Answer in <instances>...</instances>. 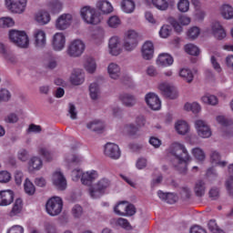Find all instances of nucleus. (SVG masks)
Instances as JSON below:
<instances>
[{
  "mask_svg": "<svg viewBox=\"0 0 233 233\" xmlns=\"http://www.w3.org/2000/svg\"><path fill=\"white\" fill-rule=\"evenodd\" d=\"M168 154L173 156L172 165L180 172V174L187 173V165L190 161V155L187 151L185 145L175 142L168 148Z\"/></svg>",
  "mask_w": 233,
  "mask_h": 233,
  "instance_id": "obj_1",
  "label": "nucleus"
},
{
  "mask_svg": "<svg viewBox=\"0 0 233 233\" xmlns=\"http://www.w3.org/2000/svg\"><path fill=\"white\" fill-rule=\"evenodd\" d=\"M112 185V181L108 179V177L100 178L94 187H89V196L93 199H97V198H101L105 192H106L107 188H110Z\"/></svg>",
  "mask_w": 233,
  "mask_h": 233,
  "instance_id": "obj_2",
  "label": "nucleus"
},
{
  "mask_svg": "<svg viewBox=\"0 0 233 233\" xmlns=\"http://www.w3.org/2000/svg\"><path fill=\"white\" fill-rule=\"evenodd\" d=\"M80 15L83 21L87 25H99L102 20L101 15L97 14L96 8L90 5L82 7L80 10Z\"/></svg>",
  "mask_w": 233,
  "mask_h": 233,
  "instance_id": "obj_3",
  "label": "nucleus"
},
{
  "mask_svg": "<svg viewBox=\"0 0 233 233\" xmlns=\"http://www.w3.org/2000/svg\"><path fill=\"white\" fill-rule=\"evenodd\" d=\"M9 39L11 43H14V45H16L20 48H28V45L30 44L28 35L25 31L10 30Z\"/></svg>",
  "mask_w": 233,
  "mask_h": 233,
  "instance_id": "obj_4",
  "label": "nucleus"
},
{
  "mask_svg": "<svg viewBox=\"0 0 233 233\" xmlns=\"http://www.w3.org/2000/svg\"><path fill=\"white\" fill-rule=\"evenodd\" d=\"M86 46L81 39L73 40L67 46L66 54L69 57H81L85 54Z\"/></svg>",
  "mask_w": 233,
  "mask_h": 233,
  "instance_id": "obj_5",
  "label": "nucleus"
},
{
  "mask_svg": "<svg viewBox=\"0 0 233 233\" xmlns=\"http://www.w3.org/2000/svg\"><path fill=\"white\" fill-rule=\"evenodd\" d=\"M46 210L49 216H59L63 211V199L59 197L49 198L46 204Z\"/></svg>",
  "mask_w": 233,
  "mask_h": 233,
  "instance_id": "obj_6",
  "label": "nucleus"
},
{
  "mask_svg": "<svg viewBox=\"0 0 233 233\" xmlns=\"http://www.w3.org/2000/svg\"><path fill=\"white\" fill-rule=\"evenodd\" d=\"M5 5L12 14H25L28 0H5Z\"/></svg>",
  "mask_w": 233,
  "mask_h": 233,
  "instance_id": "obj_7",
  "label": "nucleus"
},
{
  "mask_svg": "<svg viewBox=\"0 0 233 233\" xmlns=\"http://www.w3.org/2000/svg\"><path fill=\"white\" fill-rule=\"evenodd\" d=\"M137 47V33L136 31H128L127 37L123 43V48L126 52H132Z\"/></svg>",
  "mask_w": 233,
  "mask_h": 233,
  "instance_id": "obj_8",
  "label": "nucleus"
},
{
  "mask_svg": "<svg viewBox=\"0 0 233 233\" xmlns=\"http://www.w3.org/2000/svg\"><path fill=\"white\" fill-rule=\"evenodd\" d=\"M195 128L199 137L207 139L210 137V136H212V130H210V127H208V124H207L205 120H201V119L196 120Z\"/></svg>",
  "mask_w": 233,
  "mask_h": 233,
  "instance_id": "obj_9",
  "label": "nucleus"
},
{
  "mask_svg": "<svg viewBox=\"0 0 233 233\" xmlns=\"http://www.w3.org/2000/svg\"><path fill=\"white\" fill-rule=\"evenodd\" d=\"M158 89L163 94V96H165V97H168V99H177V96H179L176 86L167 82L160 83L158 85Z\"/></svg>",
  "mask_w": 233,
  "mask_h": 233,
  "instance_id": "obj_10",
  "label": "nucleus"
},
{
  "mask_svg": "<svg viewBox=\"0 0 233 233\" xmlns=\"http://www.w3.org/2000/svg\"><path fill=\"white\" fill-rule=\"evenodd\" d=\"M104 154L109 159L117 160L121 157V149L116 144L108 142L105 146Z\"/></svg>",
  "mask_w": 233,
  "mask_h": 233,
  "instance_id": "obj_11",
  "label": "nucleus"
},
{
  "mask_svg": "<svg viewBox=\"0 0 233 233\" xmlns=\"http://www.w3.org/2000/svg\"><path fill=\"white\" fill-rule=\"evenodd\" d=\"M74 20V16L70 13L62 14L56 20V30H66L70 25H72V21Z\"/></svg>",
  "mask_w": 233,
  "mask_h": 233,
  "instance_id": "obj_12",
  "label": "nucleus"
},
{
  "mask_svg": "<svg viewBox=\"0 0 233 233\" xmlns=\"http://www.w3.org/2000/svg\"><path fill=\"white\" fill-rule=\"evenodd\" d=\"M66 45V37L63 33H56L54 35L52 39V46L56 52H61Z\"/></svg>",
  "mask_w": 233,
  "mask_h": 233,
  "instance_id": "obj_13",
  "label": "nucleus"
},
{
  "mask_svg": "<svg viewBox=\"0 0 233 233\" xmlns=\"http://www.w3.org/2000/svg\"><path fill=\"white\" fill-rule=\"evenodd\" d=\"M108 52L111 56H119L123 49L121 48V41L117 36H112L108 42Z\"/></svg>",
  "mask_w": 233,
  "mask_h": 233,
  "instance_id": "obj_14",
  "label": "nucleus"
},
{
  "mask_svg": "<svg viewBox=\"0 0 233 233\" xmlns=\"http://www.w3.org/2000/svg\"><path fill=\"white\" fill-rule=\"evenodd\" d=\"M146 103L151 110H160L161 109V100L159 96L154 93H148L145 96Z\"/></svg>",
  "mask_w": 233,
  "mask_h": 233,
  "instance_id": "obj_15",
  "label": "nucleus"
},
{
  "mask_svg": "<svg viewBox=\"0 0 233 233\" xmlns=\"http://www.w3.org/2000/svg\"><path fill=\"white\" fill-rule=\"evenodd\" d=\"M52 182L58 190H65L66 188V178L61 171H56L53 174Z\"/></svg>",
  "mask_w": 233,
  "mask_h": 233,
  "instance_id": "obj_16",
  "label": "nucleus"
},
{
  "mask_svg": "<svg viewBox=\"0 0 233 233\" xmlns=\"http://www.w3.org/2000/svg\"><path fill=\"white\" fill-rule=\"evenodd\" d=\"M69 81L74 86H79L85 83V72L83 69H74L71 73Z\"/></svg>",
  "mask_w": 233,
  "mask_h": 233,
  "instance_id": "obj_17",
  "label": "nucleus"
},
{
  "mask_svg": "<svg viewBox=\"0 0 233 233\" xmlns=\"http://www.w3.org/2000/svg\"><path fill=\"white\" fill-rule=\"evenodd\" d=\"M99 177V172L92 169L89 171H86L83 174L81 178L82 185H86V187H90Z\"/></svg>",
  "mask_w": 233,
  "mask_h": 233,
  "instance_id": "obj_18",
  "label": "nucleus"
},
{
  "mask_svg": "<svg viewBox=\"0 0 233 233\" xmlns=\"http://www.w3.org/2000/svg\"><path fill=\"white\" fill-rule=\"evenodd\" d=\"M211 32L214 37H216V39H218V41H221L225 39V37H227V32L219 22H213L211 24Z\"/></svg>",
  "mask_w": 233,
  "mask_h": 233,
  "instance_id": "obj_19",
  "label": "nucleus"
},
{
  "mask_svg": "<svg viewBox=\"0 0 233 233\" xmlns=\"http://www.w3.org/2000/svg\"><path fill=\"white\" fill-rule=\"evenodd\" d=\"M14 203V191L1 190L0 191V207H8V205H12Z\"/></svg>",
  "mask_w": 233,
  "mask_h": 233,
  "instance_id": "obj_20",
  "label": "nucleus"
},
{
  "mask_svg": "<svg viewBox=\"0 0 233 233\" xmlns=\"http://www.w3.org/2000/svg\"><path fill=\"white\" fill-rule=\"evenodd\" d=\"M35 45L37 48H44L46 46V33L41 29L34 31Z\"/></svg>",
  "mask_w": 233,
  "mask_h": 233,
  "instance_id": "obj_21",
  "label": "nucleus"
},
{
  "mask_svg": "<svg viewBox=\"0 0 233 233\" xmlns=\"http://www.w3.org/2000/svg\"><path fill=\"white\" fill-rule=\"evenodd\" d=\"M119 101H121L124 106H127L128 108H132V106H136V103H137V99L132 94L122 93L118 96Z\"/></svg>",
  "mask_w": 233,
  "mask_h": 233,
  "instance_id": "obj_22",
  "label": "nucleus"
},
{
  "mask_svg": "<svg viewBox=\"0 0 233 233\" xmlns=\"http://www.w3.org/2000/svg\"><path fill=\"white\" fill-rule=\"evenodd\" d=\"M142 57L146 59V61H150L152 57H154V44L151 41H147L142 46Z\"/></svg>",
  "mask_w": 233,
  "mask_h": 233,
  "instance_id": "obj_23",
  "label": "nucleus"
},
{
  "mask_svg": "<svg viewBox=\"0 0 233 233\" xmlns=\"http://www.w3.org/2000/svg\"><path fill=\"white\" fill-rule=\"evenodd\" d=\"M0 54L3 56V57L7 61V63H17V58L10 51V48L6 46L5 44L0 43Z\"/></svg>",
  "mask_w": 233,
  "mask_h": 233,
  "instance_id": "obj_24",
  "label": "nucleus"
},
{
  "mask_svg": "<svg viewBox=\"0 0 233 233\" xmlns=\"http://www.w3.org/2000/svg\"><path fill=\"white\" fill-rule=\"evenodd\" d=\"M52 17L50 16V13L46 10H41L35 13V21L38 23V25H45L50 23Z\"/></svg>",
  "mask_w": 233,
  "mask_h": 233,
  "instance_id": "obj_25",
  "label": "nucleus"
},
{
  "mask_svg": "<svg viewBox=\"0 0 233 233\" xmlns=\"http://www.w3.org/2000/svg\"><path fill=\"white\" fill-rule=\"evenodd\" d=\"M65 161L68 167L80 165V163H83V157L79 156L77 153L72 152L65 156Z\"/></svg>",
  "mask_w": 233,
  "mask_h": 233,
  "instance_id": "obj_26",
  "label": "nucleus"
},
{
  "mask_svg": "<svg viewBox=\"0 0 233 233\" xmlns=\"http://www.w3.org/2000/svg\"><path fill=\"white\" fill-rule=\"evenodd\" d=\"M96 6L100 12H102V14H112L114 11L112 4L106 0H98Z\"/></svg>",
  "mask_w": 233,
  "mask_h": 233,
  "instance_id": "obj_27",
  "label": "nucleus"
},
{
  "mask_svg": "<svg viewBox=\"0 0 233 233\" xmlns=\"http://www.w3.org/2000/svg\"><path fill=\"white\" fill-rule=\"evenodd\" d=\"M107 74L111 79H117L121 76V67L116 63H110L107 66Z\"/></svg>",
  "mask_w": 233,
  "mask_h": 233,
  "instance_id": "obj_28",
  "label": "nucleus"
},
{
  "mask_svg": "<svg viewBox=\"0 0 233 233\" xmlns=\"http://www.w3.org/2000/svg\"><path fill=\"white\" fill-rule=\"evenodd\" d=\"M174 64V58L168 54H161L157 59V65L159 66H170Z\"/></svg>",
  "mask_w": 233,
  "mask_h": 233,
  "instance_id": "obj_29",
  "label": "nucleus"
},
{
  "mask_svg": "<svg viewBox=\"0 0 233 233\" xmlns=\"http://www.w3.org/2000/svg\"><path fill=\"white\" fill-rule=\"evenodd\" d=\"M219 14L222 15L223 19L228 21L233 19V7L230 5L224 4L219 7Z\"/></svg>",
  "mask_w": 233,
  "mask_h": 233,
  "instance_id": "obj_30",
  "label": "nucleus"
},
{
  "mask_svg": "<svg viewBox=\"0 0 233 233\" xmlns=\"http://www.w3.org/2000/svg\"><path fill=\"white\" fill-rule=\"evenodd\" d=\"M175 128L177 134L180 136H186V134H188L190 130V127L188 126V123L185 120H178L175 124Z\"/></svg>",
  "mask_w": 233,
  "mask_h": 233,
  "instance_id": "obj_31",
  "label": "nucleus"
},
{
  "mask_svg": "<svg viewBox=\"0 0 233 233\" xmlns=\"http://www.w3.org/2000/svg\"><path fill=\"white\" fill-rule=\"evenodd\" d=\"M47 10L51 14H59L63 10V3L59 0H52L47 5Z\"/></svg>",
  "mask_w": 233,
  "mask_h": 233,
  "instance_id": "obj_32",
  "label": "nucleus"
},
{
  "mask_svg": "<svg viewBox=\"0 0 233 233\" xmlns=\"http://www.w3.org/2000/svg\"><path fill=\"white\" fill-rule=\"evenodd\" d=\"M210 161L214 165H218V167H225L226 165H228L227 161H221V154L216 150H212L210 152Z\"/></svg>",
  "mask_w": 233,
  "mask_h": 233,
  "instance_id": "obj_33",
  "label": "nucleus"
},
{
  "mask_svg": "<svg viewBox=\"0 0 233 233\" xmlns=\"http://www.w3.org/2000/svg\"><path fill=\"white\" fill-rule=\"evenodd\" d=\"M206 190H207V186L205 184V181L198 180L195 183L194 192L196 196H198V198H203V196H205Z\"/></svg>",
  "mask_w": 233,
  "mask_h": 233,
  "instance_id": "obj_34",
  "label": "nucleus"
},
{
  "mask_svg": "<svg viewBox=\"0 0 233 233\" xmlns=\"http://www.w3.org/2000/svg\"><path fill=\"white\" fill-rule=\"evenodd\" d=\"M121 7L126 14H132L136 10V3L134 0H123L121 2Z\"/></svg>",
  "mask_w": 233,
  "mask_h": 233,
  "instance_id": "obj_35",
  "label": "nucleus"
},
{
  "mask_svg": "<svg viewBox=\"0 0 233 233\" xmlns=\"http://www.w3.org/2000/svg\"><path fill=\"white\" fill-rule=\"evenodd\" d=\"M30 170H41L43 168V160L39 157H33L29 160Z\"/></svg>",
  "mask_w": 233,
  "mask_h": 233,
  "instance_id": "obj_36",
  "label": "nucleus"
},
{
  "mask_svg": "<svg viewBox=\"0 0 233 233\" xmlns=\"http://www.w3.org/2000/svg\"><path fill=\"white\" fill-rule=\"evenodd\" d=\"M86 127L93 132H102L103 128H105V125L99 120H93L87 123Z\"/></svg>",
  "mask_w": 233,
  "mask_h": 233,
  "instance_id": "obj_37",
  "label": "nucleus"
},
{
  "mask_svg": "<svg viewBox=\"0 0 233 233\" xmlns=\"http://www.w3.org/2000/svg\"><path fill=\"white\" fill-rule=\"evenodd\" d=\"M89 96L93 101L99 99L101 96V91L99 90V86L96 83H93L89 86Z\"/></svg>",
  "mask_w": 233,
  "mask_h": 233,
  "instance_id": "obj_38",
  "label": "nucleus"
},
{
  "mask_svg": "<svg viewBox=\"0 0 233 233\" xmlns=\"http://www.w3.org/2000/svg\"><path fill=\"white\" fill-rule=\"evenodd\" d=\"M179 76L187 83H192V81H194V73H192V71L188 68L180 69Z\"/></svg>",
  "mask_w": 233,
  "mask_h": 233,
  "instance_id": "obj_39",
  "label": "nucleus"
},
{
  "mask_svg": "<svg viewBox=\"0 0 233 233\" xmlns=\"http://www.w3.org/2000/svg\"><path fill=\"white\" fill-rule=\"evenodd\" d=\"M184 110L193 112V114H199L201 112V106L197 102L186 103L184 105Z\"/></svg>",
  "mask_w": 233,
  "mask_h": 233,
  "instance_id": "obj_40",
  "label": "nucleus"
},
{
  "mask_svg": "<svg viewBox=\"0 0 233 233\" xmlns=\"http://www.w3.org/2000/svg\"><path fill=\"white\" fill-rule=\"evenodd\" d=\"M151 3L157 10H160V12H166L168 10V2L167 0H151Z\"/></svg>",
  "mask_w": 233,
  "mask_h": 233,
  "instance_id": "obj_41",
  "label": "nucleus"
},
{
  "mask_svg": "<svg viewBox=\"0 0 233 233\" xmlns=\"http://www.w3.org/2000/svg\"><path fill=\"white\" fill-rule=\"evenodd\" d=\"M4 121L6 125H15L16 123H19V115L11 112L4 117Z\"/></svg>",
  "mask_w": 233,
  "mask_h": 233,
  "instance_id": "obj_42",
  "label": "nucleus"
},
{
  "mask_svg": "<svg viewBox=\"0 0 233 233\" xmlns=\"http://www.w3.org/2000/svg\"><path fill=\"white\" fill-rule=\"evenodd\" d=\"M84 67L88 74H94L97 68V65L96 64V60H94V58H87L84 64Z\"/></svg>",
  "mask_w": 233,
  "mask_h": 233,
  "instance_id": "obj_43",
  "label": "nucleus"
},
{
  "mask_svg": "<svg viewBox=\"0 0 233 233\" xmlns=\"http://www.w3.org/2000/svg\"><path fill=\"white\" fill-rule=\"evenodd\" d=\"M21 210H23V199L16 198L10 212V216H17V214H21Z\"/></svg>",
  "mask_w": 233,
  "mask_h": 233,
  "instance_id": "obj_44",
  "label": "nucleus"
},
{
  "mask_svg": "<svg viewBox=\"0 0 233 233\" xmlns=\"http://www.w3.org/2000/svg\"><path fill=\"white\" fill-rule=\"evenodd\" d=\"M127 207L128 202L122 201L114 208V212L116 213L117 216H125Z\"/></svg>",
  "mask_w": 233,
  "mask_h": 233,
  "instance_id": "obj_45",
  "label": "nucleus"
},
{
  "mask_svg": "<svg viewBox=\"0 0 233 233\" xmlns=\"http://www.w3.org/2000/svg\"><path fill=\"white\" fill-rule=\"evenodd\" d=\"M15 25L14 18L10 16L1 17L0 18V28H10Z\"/></svg>",
  "mask_w": 233,
  "mask_h": 233,
  "instance_id": "obj_46",
  "label": "nucleus"
},
{
  "mask_svg": "<svg viewBox=\"0 0 233 233\" xmlns=\"http://www.w3.org/2000/svg\"><path fill=\"white\" fill-rule=\"evenodd\" d=\"M24 188L25 194H28V196H34V194H35V186H34V183H32L28 178L25 181Z\"/></svg>",
  "mask_w": 233,
  "mask_h": 233,
  "instance_id": "obj_47",
  "label": "nucleus"
},
{
  "mask_svg": "<svg viewBox=\"0 0 233 233\" xmlns=\"http://www.w3.org/2000/svg\"><path fill=\"white\" fill-rule=\"evenodd\" d=\"M201 101L202 103H205V105H218V97L214 95H206L201 97Z\"/></svg>",
  "mask_w": 233,
  "mask_h": 233,
  "instance_id": "obj_48",
  "label": "nucleus"
},
{
  "mask_svg": "<svg viewBox=\"0 0 233 233\" xmlns=\"http://www.w3.org/2000/svg\"><path fill=\"white\" fill-rule=\"evenodd\" d=\"M185 51L189 56H198L199 54V47L194 44H187L185 46Z\"/></svg>",
  "mask_w": 233,
  "mask_h": 233,
  "instance_id": "obj_49",
  "label": "nucleus"
},
{
  "mask_svg": "<svg viewBox=\"0 0 233 233\" xmlns=\"http://www.w3.org/2000/svg\"><path fill=\"white\" fill-rule=\"evenodd\" d=\"M12 99V94L8 89L2 88L0 89V101L4 103H8V101Z\"/></svg>",
  "mask_w": 233,
  "mask_h": 233,
  "instance_id": "obj_50",
  "label": "nucleus"
},
{
  "mask_svg": "<svg viewBox=\"0 0 233 233\" xmlns=\"http://www.w3.org/2000/svg\"><path fill=\"white\" fill-rule=\"evenodd\" d=\"M190 8V2L188 0H179L177 3V9L179 12H188Z\"/></svg>",
  "mask_w": 233,
  "mask_h": 233,
  "instance_id": "obj_51",
  "label": "nucleus"
},
{
  "mask_svg": "<svg viewBox=\"0 0 233 233\" xmlns=\"http://www.w3.org/2000/svg\"><path fill=\"white\" fill-rule=\"evenodd\" d=\"M46 68H49L50 70H54V68L57 67V60H56V57L52 56H48L46 58Z\"/></svg>",
  "mask_w": 233,
  "mask_h": 233,
  "instance_id": "obj_52",
  "label": "nucleus"
},
{
  "mask_svg": "<svg viewBox=\"0 0 233 233\" xmlns=\"http://www.w3.org/2000/svg\"><path fill=\"white\" fill-rule=\"evenodd\" d=\"M71 214L76 219L83 216V208L80 205H75L71 209Z\"/></svg>",
  "mask_w": 233,
  "mask_h": 233,
  "instance_id": "obj_53",
  "label": "nucleus"
},
{
  "mask_svg": "<svg viewBox=\"0 0 233 233\" xmlns=\"http://www.w3.org/2000/svg\"><path fill=\"white\" fill-rule=\"evenodd\" d=\"M107 25L110 26V28H117V26L121 25V20L118 16L113 15L108 18Z\"/></svg>",
  "mask_w": 233,
  "mask_h": 233,
  "instance_id": "obj_54",
  "label": "nucleus"
},
{
  "mask_svg": "<svg viewBox=\"0 0 233 233\" xmlns=\"http://www.w3.org/2000/svg\"><path fill=\"white\" fill-rule=\"evenodd\" d=\"M192 154L198 161H205V152L199 147H196L192 150Z\"/></svg>",
  "mask_w": 233,
  "mask_h": 233,
  "instance_id": "obj_55",
  "label": "nucleus"
},
{
  "mask_svg": "<svg viewBox=\"0 0 233 233\" xmlns=\"http://www.w3.org/2000/svg\"><path fill=\"white\" fill-rule=\"evenodd\" d=\"M38 154H40V156H43V157H45V159H46L47 161H52V159H54V155H52V153L48 151L46 147H40L38 149Z\"/></svg>",
  "mask_w": 233,
  "mask_h": 233,
  "instance_id": "obj_56",
  "label": "nucleus"
},
{
  "mask_svg": "<svg viewBox=\"0 0 233 233\" xmlns=\"http://www.w3.org/2000/svg\"><path fill=\"white\" fill-rule=\"evenodd\" d=\"M199 34H201V30L198 26H193L187 31L189 39H197V37H199Z\"/></svg>",
  "mask_w": 233,
  "mask_h": 233,
  "instance_id": "obj_57",
  "label": "nucleus"
},
{
  "mask_svg": "<svg viewBox=\"0 0 233 233\" xmlns=\"http://www.w3.org/2000/svg\"><path fill=\"white\" fill-rule=\"evenodd\" d=\"M172 33V28L169 25H163L159 31V35L163 39H167V37L170 36Z\"/></svg>",
  "mask_w": 233,
  "mask_h": 233,
  "instance_id": "obj_58",
  "label": "nucleus"
},
{
  "mask_svg": "<svg viewBox=\"0 0 233 233\" xmlns=\"http://www.w3.org/2000/svg\"><path fill=\"white\" fill-rule=\"evenodd\" d=\"M208 228L212 233H225V231L219 228V226H218V223H216V220H210L208 222Z\"/></svg>",
  "mask_w": 233,
  "mask_h": 233,
  "instance_id": "obj_59",
  "label": "nucleus"
},
{
  "mask_svg": "<svg viewBox=\"0 0 233 233\" xmlns=\"http://www.w3.org/2000/svg\"><path fill=\"white\" fill-rule=\"evenodd\" d=\"M146 74L149 77H157L159 72H157V68L154 66H148L146 68Z\"/></svg>",
  "mask_w": 233,
  "mask_h": 233,
  "instance_id": "obj_60",
  "label": "nucleus"
},
{
  "mask_svg": "<svg viewBox=\"0 0 233 233\" xmlns=\"http://www.w3.org/2000/svg\"><path fill=\"white\" fill-rule=\"evenodd\" d=\"M17 157L19 161H22L23 163L28 161V151H26V149H20L17 153Z\"/></svg>",
  "mask_w": 233,
  "mask_h": 233,
  "instance_id": "obj_61",
  "label": "nucleus"
},
{
  "mask_svg": "<svg viewBox=\"0 0 233 233\" xmlns=\"http://www.w3.org/2000/svg\"><path fill=\"white\" fill-rule=\"evenodd\" d=\"M83 174H85L83 170L74 169L71 174L73 181H79V179H82Z\"/></svg>",
  "mask_w": 233,
  "mask_h": 233,
  "instance_id": "obj_62",
  "label": "nucleus"
},
{
  "mask_svg": "<svg viewBox=\"0 0 233 233\" xmlns=\"http://www.w3.org/2000/svg\"><path fill=\"white\" fill-rule=\"evenodd\" d=\"M12 179V176L8 171L0 172V183H8Z\"/></svg>",
  "mask_w": 233,
  "mask_h": 233,
  "instance_id": "obj_63",
  "label": "nucleus"
},
{
  "mask_svg": "<svg viewBox=\"0 0 233 233\" xmlns=\"http://www.w3.org/2000/svg\"><path fill=\"white\" fill-rule=\"evenodd\" d=\"M7 233H25V228L22 226L15 225L9 228Z\"/></svg>",
  "mask_w": 233,
  "mask_h": 233,
  "instance_id": "obj_64",
  "label": "nucleus"
}]
</instances>
